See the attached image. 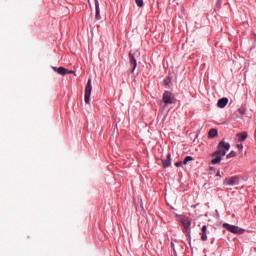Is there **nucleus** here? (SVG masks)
Segmentation results:
<instances>
[{
    "label": "nucleus",
    "instance_id": "nucleus-20",
    "mask_svg": "<svg viewBox=\"0 0 256 256\" xmlns=\"http://www.w3.org/2000/svg\"><path fill=\"white\" fill-rule=\"evenodd\" d=\"M237 149H243V144H237Z\"/></svg>",
    "mask_w": 256,
    "mask_h": 256
},
{
    "label": "nucleus",
    "instance_id": "nucleus-9",
    "mask_svg": "<svg viewBox=\"0 0 256 256\" xmlns=\"http://www.w3.org/2000/svg\"><path fill=\"white\" fill-rule=\"evenodd\" d=\"M129 59H130V65H132V73L137 69V59H135V56L133 54H129Z\"/></svg>",
    "mask_w": 256,
    "mask_h": 256
},
{
    "label": "nucleus",
    "instance_id": "nucleus-3",
    "mask_svg": "<svg viewBox=\"0 0 256 256\" xmlns=\"http://www.w3.org/2000/svg\"><path fill=\"white\" fill-rule=\"evenodd\" d=\"M222 227H224V229H226L230 233H234V235H243V233H245L244 229L239 228V226L231 225L229 223H224Z\"/></svg>",
    "mask_w": 256,
    "mask_h": 256
},
{
    "label": "nucleus",
    "instance_id": "nucleus-18",
    "mask_svg": "<svg viewBox=\"0 0 256 256\" xmlns=\"http://www.w3.org/2000/svg\"><path fill=\"white\" fill-rule=\"evenodd\" d=\"M135 3L137 7H143L145 5V2L143 0H135Z\"/></svg>",
    "mask_w": 256,
    "mask_h": 256
},
{
    "label": "nucleus",
    "instance_id": "nucleus-6",
    "mask_svg": "<svg viewBox=\"0 0 256 256\" xmlns=\"http://www.w3.org/2000/svg\"><path fill=\"white\" fill-rule=\"evenodd\" d=\"M52 69H53V71H55L56 73H58V75H67V74H73V75H77L76 74V72L75 71H73V70H69V69H67V68H65V67H59V68H57V67H52Z\"/></svg>",
    "mask_w": 256,
    "mask_h": 256
},
{
    "label": "nucleus",
    "instance_id": "nucleus-7",
    "mask_svg": "<svg viewBox=\"0 0 256 256\" xmlns=\"http://www.w3.org/2000/svg\"><path fill=\"white\" fill-rule=\"evenodd\" d=\"M94 5H95V19L96 21H101V9L99 8V0H94Z\"/></svg>",
    "mask_w": 256,
    "mask_h": 256
},
{
    "label": "nucleus",
    "instance_id": "nucleus-11",
    "mask_svg": "<svg viewBox=\"0 0 256 256\" xmlns=\"http://www.w3.org/2000/svg\"><path fill=\"white\" fill-rule=\"evenodd\" d=\"M201 240L207 241V225L202 226Z\"/></svg>",
    "mask_w": 256,
    "mask_h": 256
},
{
    "label": "nucleus",
    "instance_id": "nucleus-17",
    "mask_svg": "<svg viewBox=\"0 0 256 256\" xmlns=\"http://www.w3.org/2000/svg\"><path fill=\"white\" fill-rule=\"evenodd\" d=\"M237 153L235 151H231L229 154L226 155V159H231L235 157Z\"/></svg>",
    "mask_w": 256,
    "mask_h": 256
},
{
    "label": "nucleus",
    "instance_id": "nucleus-1",
    "mask_svg": "<svg viewBox=\"0 0 256 256\" xmlns=\"http://www.w3.org/2000/svg\"><path fill=\"white\" fill-rule=\"evenodd\" d=\"M231 149V144L229 142L220 141L217 147V150L212 154V157H215L211 160L212 165H218V163H221L222 157H225L227 155V151Z\"/></svg>",
    "mask_w": 256,
    "mask_h": 256
},
{
    "label": "nucleus",
    "instance_id": "nucleus-4",
    "mask_svg": "<svg viewBox=\"0 0 256 256\" xmlns=\"http://www.w3.org/2000/svg\"><path fill=\"white\" fill-rule=\"evenodd\" d=\"M91 91H93V86L91 85V78H89L87 85L85 87V94H84V101L87 105L91 103Z\"/></svg>",
    "mask_w": 256,
    "mask_h": 256
},
{
    "label": "nucleus",
    "instance_id": "nucleus-12",
    "mask_svg": "<svg viewBox=\"0 0 256 256\" xmlns=\"http://www.w3.org/2000/svg\"><path fill=\"white\" fill-rule=\"evenodd\" d=\"M181 223H182L184 229H189L191 227V220H189V218L182 219Z\"/></svg>",
    "mask_w": 256,
    "mask_h": 256
},
{
    "label": "nucleus",
    "instance_id": "nucleus-21",
    "mask_svg": "<svg viewBox=\"0 0 256 256\" xmlns=\"http://www.w3.org/2000/svg\"><path fill=\"white\" fill-rule=\"evenodd\" d=\"M216 177H221V172H220V171H218V172L216 173Z\"/></svg>",
    "mask_w": 256,
    "mask_h": 256
},
{
    "label": "nucleus",
    "instance_id": "nucleus-19",
    "mask_svg": "<svg viewBox=\"0 0 256 256\" xmlns=\"http://www.w3.org/2000/svg\"><path fill=\"white\" fill-rule=\"evenodd\" d=\"M175 167H181V165H183V162L179 161V162H175Z\"/></svg>",
    "mask_w": 256,
    "mask_h": 256
},
{
    "label": "nucleus",
    "instance_id": "nucleus-13",
    "mask_svg": "<svg viewBox=\"0 0 256 256\" xmlns=\"http://www.w3.org/2000/svg\"><path fill=\"white\" fill-rule=\"evenodd\" d=\"M217 135H218L217 129L212 128V129L209 130L208 137L210 139H213L214 137H217Z\"/></svg>",
    "mask_w": 256,
    "mask_h": 256
},
{
    "label": "nucleus",
    "instance_id": "nucleus-5",
    "mask_svg": "<svg viewBox=\"0 0 256 256\" xmlns=\"http://www.w3.org/2000/svg\"><path fill=\"white\" fill-rule=\"evenodd\" d=\"M241 183V176H231V177H226L224 180V185H229L231 187L235 185H239Z\"/></svg>",
    "mask_w": 256,
    "mask_h": 256
},
{
    "label": "nucleus",
    "instance_id": "nucleus-22",
    "mask_svg": "<svg viewBox=\"0 0 256 256\" xmlns=\"http://www.w3.org/2000/svg\"><path fill=\"white\" fill-rule=\"evenodd\" d=\"M165 85H169V81L167 79L164 80Z\"/></svg>",
    "mask_w": 256,
    "mask_h": 256
},
{
    "label": "nucleus",
    "instance_id": "nucleus-14",
    "mask_svg": "<svg viewBox=\"0 0 256 256\" xmlns=\"http://www.w3.org/2000/svg\"><path fill=\"white\" fill-rule=\"evenodd\" d=\"M237 137L239 138V141L243 143L247 139V132L238 133Z\"/></svg>",
    "mask_w": 256,
    "mask_h": 256
},
{
    "label": "nucleus",
    "instance_id": "nucleus-15",
    "mask_svg": "<svg viewBox=\"0 0 256 256\" xmlns=\"http://www.w3.org/2000/svg\"><path fill=\"white\" fill-rule=\"evenodd\" d=\"M194 158L192 156H187L186 158H184V160L182 161L183 165H187V163H189V161H193Z\"/></svg>",
    "mask_w": 256,
    "mask_h": 256
},
{
    "label": "nucleus",
    "instance_id": "nucleus-8",
    "mask_svg": "<svg viewBox=\"0 0 256 256\" xmlns=\"http://www.w3.org/2000/svg\"><path fill=\"white\" fill-rule=\"evenodd\" d=\"M227 103H229V99L224 97L218 100L217 106L220 109H225V107H227Z\"/></svg>",
    "mask_w": 256,
    "mask_h": 256
},
{
    "label": "nucleus",
    "instance_id": "nucleus-2",
    "mask_svg": "<svg viewBox=\"0 0 256 256\" xmlns=\"http://www.w3.org/2000/svg\"><path fill=\"white\" fill-rule=\"evenodd\" d=\"M173 101H175V96L170 91H165L162 96V101L159 102L160 107L165 109L167 105H173Z\"/></svg>",
    "mask_w": 256,
    "mask_h": 256
},
{
    "label": "nucleus",
    "instance_id": "nucleus-23",
    "mask_svg": "<svg viewBox=\"0 0 256 256\" xmlns=\"http://www.w3.org/2000/svg\"><path fill=\"white\" fill-rule=\"evenodd\" d=\"M88 3H89V5H91V1L90 0H88Z\"/></svg>",
    "mask_w": 256,
    "mask_h": 256
},
{
    "label": "nucleus",
    "instance_id": "nucleus-10",
    "mask_svg": "<svg viewBox=\"0 0 256 256\" xmlns=\"http://www.w3.org/2000/svg\"><path fill=\"white\" fill-rule=\"evenodd\" d=\"M162 164H163L164 169L171 167V153L167 154V159L162 160Z\"/></svg>",
    "mask_w": 256,
    "mask_h": 256
},
{
    "label": "nucleus",
    "instance_id": "nucleus-16",
    "mask_svg": "<svg viewBox=\"0 0 256 256\" xmlns=\"http://www.w3.org/2000/svg\"><path fill=\"white\" fill-rule=\"evenodd\" d=\"M238 112L240 113V115H245V113H247V108H245V106H241L238 109Z\"/></svg>",
    "mask_w": 256,
    "mask_h": 256
}]
</instances>
